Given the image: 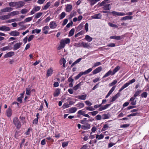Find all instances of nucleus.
Segmentation results:
<instances>
[{
  "label": "nucleus",
  "instance_id": "29",
  "mask_svg": "<svg viewBox=\"0 0 149 149\" xmlns=\"http://www.w3.org/2000/svg\"><path fill=\"white\" fill-rule=\"evenodd\" d=\"M72 5L70 4L67 5L66 9V11L67 12L70 11L72 10Z\"/></svg>",
  "mask_w": 149,
  "mask_h": 149
},
{
  "label": "nucleus",
  "instance_id": "9",
  "mask_svg": "<svg viewBox=\"0 0 149 149\" xmlns=\"http://www.w3.org/2000/svg\"><path fill=\"white\" fill-rule=\"evenodd\" d=\"M9 34L11 36H17L19 35V33L15 31H11Z\"/></svg>",
  "mask_w": 149,
  "mask_h": 149
},
{
  "label": "nucleus",
  "instance_id": "28",
  "mask_svg": "<svg viewBox=\"0 0 149 149\" xmlns=\"http://www.w3.org/2000/svg\"><path fill=\"white\" fill-rule=\"evenodd\" d=\"M31 87H29V86L28 87L26 88V94L28 95H30L31 94Z\"/></svg>",
  "mask_w": 149,
  "mask_h": 149
},
{
  "label": "nucleus",
  "instance_id": "7",
  "mask_svg": "<svg viewBox=\"0 0 149 149\" xmlns=\"http://www.w3.org/2000/svg\"><path fill=\"white\" fill-rule=\"evenodd\" d=\"M93 19H99L102 17V15L100 13H98L92 16L91 17Z\"/></svg>",
  "mask_w": 149,
  "mask_h": 149
},
{
  "label": "nucleus",
  "instance_id": "16",
  "mask_svg": "<svg viewBox=\"0 0 149 149\" xmlns=\"http://www.w3.org/2000/svg\"><path fill=\"white\" fill-rule=\"evenodd\" d=\"M123 38V36H112L110 37V38L114 39L117 40H120L122 39Z\"/></svg>",
  "mask_w": 149,
  "mask_h": 149
},
{
  "label": "nucleus",
  "instance_id": "53",
  "mask_svg": "<svg viewBox=\"0 0 149 149\" xmlns=\"http://www.w3.org/2000/svg\"><path fill=\"white\" fill-rule=\"evenodd\" d=\"M1 49L2 51H5L8 49L10 50H11V49L8 46L4 47Z\"/></svg>",
  "mask_w": 149,
  "mask_h": 149
},
{
  "label": "nucleus",
  "instance_id": "40",
  "mask_svg": "<svg viewBox=\"0 0 149 149\" xmlns=\"http://www.w3.org/2000/svg\"><path fill=\"white\" fill-rule=\"evenodd\" d=\"M87 1L90 2V4L91 6H93L96 3L95 0H88Z\"/></svg>",
  "mask_w": 149,
  "mask_h": 149
},
{
  "label": "nucleus",
  "instance_id": "27",
  "mask_svg": "<svg viewBox=\"0 0 149 149\" xmlns=\"http://www.w3.org/2000/svg\"><path fill=\"white\" fill-rule=\"evenodd\" d=\"M6 113L8 117H10L12 115L11 111L10 108H8L6 111Z\"/></svg>",
  "mask_w": 149,
  "mask_h": 149
},
{
  "label": "nucleus",
  "instance_id": "50",
  "mask_svg": "<svg viewBox=\"0 0 149 149\" xmlns=\"http://www.w3.org/2000/svg\"><path fill=\"white\" fill-rule=\"evenodd\" d=\"M148 93L146 92H144L141 94L142 97L146 98L147 97Z\"/></svg>",
  "mask_w": 149,
  "mask_h": 149
},
{
  "label": "nucleus",
  "instance_id": "17",
  "mask_svg": "<svg viewBox=\"0 0 149 149\" xmlns=\"http://www.w3.org/2000/svg\"><path fill=\"white\" fill-rule=\"evenodd\" d=\"M133 17L132 16H127L122 17L120 20H126L128 19H132Z\"/></svg>",
  "mask_w": 149,
  "mask_h": 149
},
{
  "label": "nucleus",
  "instance_id": "60",
  "mask_svg": "<svg viewBox=\"0 0 149 149\" xmlns=\"http://www.w3.org/2000/svg\"><path fill=\"white\" fill-rule=\"evenodd\" d=\"M101 64V63L100 62H96L94 64V65L93 67H95L97 66L100 65Z\"/></svg>",
  "mask_w": 149,
  "mask_h": 149
},
{
  "label": "nucleus",
  "instance_id": "36",
  "mask_svg": "<svg viewBox=\"0 0 149 149\" xmlns=\"http://www.w3.org/2000/svg\"><path fill=\"white\" fill-rule=\"evenodd\" d=\"M142 91V90H138L136 91L133 97H135L136 98V97L137 96H138L141 93Z\"/></svg>",
  "mask_w": 149,
  "mask_h": 149
},
{
  "label": "nucleus",
  "instance_id": "6",
  "mask_svg": "<svg viewBox=\"0 0 149 149\" xmlns=\"http://www.w3.org/2000/svg\"><path fill=\"white\" fill-rule=\"evenodd\" d=\"M22 44V42L17 43L14 45L13 50H17L20 47Z\"/></svg>",
  "mask_w": 149,
  "mask_h": 149
},
{
  "label": "nucleus",
  "instance_id": "54",
  "mask_svg": "<svg viewBox=\"0 0 149 149\" xmlns=\"http://www.w3.org/2000/svg\"><path fill=\"white\" fill-rule=\"evenodd\" d=\"M95 119L97 120H100L102 119V116L100 115H97L95 117Z\"/></svg>",
  "mask_w": 149,
  "mask_h": 149
},
{
  "label": "nucleus",
  "instance_id": "43",
  "mask_svg": "<svg viewBox=\"0 0 149 149\" xmlns=\"http://www.w3.org/2000/svg\"><path fill=\"white\" fill-rule=\"evenodd\" d=\"M74 28H73L70 31L69 33V36H73L74 34Z\"/></svg>",
  "mask_w": 149,
  "mask_h": 149
},
{
  "label": "nucleus",
  "instance_id": "56",
  "mask_svg": "<svg viewBox=\"0 0 149 149\" xmlns=\"http://www.w3.org/2000/svg\"><path fill=\"white\" fill-rule=\"evenodd\" d=\"M98 113V112L97 111H94L93 112H91L89 113L90 114L91 113L92 115L93 116H94L96 115Z\"/></svg>",
  "mask_w": 149,
  "mask_h": 149
},
{
  "label": "nucleus",
  "instance_id": "32",
  "mask_svg": "<svg viewBox=\"0 0 149 149\" xmlns=\"http://www.w3.org/2000/svg\"><path fill=\"white\" fill-rule=\"evenodd\" d=\"M81 46L84 48H88L90 47L88 43L82 42L81 44Z\"/></svg>",
  "mask_w": 149,
  "mask_h": 149
},
{
  "label": "nucleus",
  "instance_id": "12",
  "mask_svg": "<svg viewBox=\"0 0 149 149\" xmlns=\"http://www.w3.org/2000/svg\"><path fill=\"white\" fill-rule=\"evenodd\" d=\"M87 95L86 94L81 95L75 96V98L81 100H85L86 98Z\"/></svg>",
  "mask_w": 149,
  "mask_h": 149
},
{
  "label": "nucleus",
  "instance_id": "46",
  "mask_svg": "<svg viewBox=\"0 0 149 149\" xmlns=\"http://www.w3.org/2000/svg\"><path fill=\"white\" fill-rule=\"evenodd\" d=\"M66 15L65 13V12H63L60 15V19H61L63 18Z\"/></svg>",
  "mask_w": 149,
  "mask_h": 149
},
{
  "label": "nucleus",
  "instance_id": "35",
  "mask_svg": "<svg viewBox=\"0 0 149 149\" xmlns=\"http://www.w3.org/2000/svg\"><path fill=\"white\" fill-rule=\"evenodd\" d=\"M60 93V89H57L55 92L54 94V97L58 96Z\"/></svg>",
  "mask_w": 149,
  "mask_h": 149
},
{
  "label": "nucleus",
  "instance_id": "34",
  "mask_svg": "<svg viewBox=\"0 0 149 149\" xmlns=\"http://www.w3.org/2000/svg\"><path fill=\"white\" fill-rule=\"evenodd\" d=\"M87 41L89 42H91L93 39V38L88 35H86L85 38Z\"/></svg>",
  "mask_w": 149,
  "mask_h": 149
},
{
  "label": "nucleus",
  "instance_id": "5",
  "mask_svg": "<svg viewBox=\"0 0 149 149\" xmlns=\"http://www.w3.org/2000/svg\"><path fill=\"white\" fill-rule=\"evenodd\" d=\"M65 43L63 41V40H62L60 42V45L58 47V50H60L61 49L65 47Z\"/></svg>",
  "mask_w": 149,
  "mask_h": 149
},
{
  "label": "nucleus",
  "instance_id": "63",
  "mask_svg": "<svg viewBox=\"0 0 149 149\" xmlns=\"http://www.w3.org/2000/svg\"><path fill=\"white\" fill-rule=\"evenodd\" d=\"M73 24L72 22L71 21V22L68 23L66 25V27L68 28H69L70 26H72Z\"/></svg>",
  "mask_w": 149,
  "mask_h": 149
},
{
  "label": "nucleus",
  "instance_id": "10",
  "mask_svg": "<svg viewBox=\"0 0 149 149\" xmlns=\"http://www.w3.org/2000/svg\"><path fill=\"white\" fill-rule=\"evenodd\" d=\"M10 16L9 13L8 15H2L0 16V19L2 20H5L10 18Z\"/></svg>",
  "mask_w": 149,
  "mask_h": 149
},
{
  "label": "nucleus",
  "instance_id": "45",
  "mask_svg": "<svg viewBox=\"0 0 149 149\" xmlns=\"http://www.w3.org/2000/svg\"><path fill=\"white\" fill-rule=\"evenodd\" d=\"M84 104L83 103L81 102L79 103L76 105L77 107L79 108H82L84 107Z\"/></svg>",
  "mask_w": 149,
  "mask_h": 149
},
{
  "label": "nucleus",
  "instance_id": "30",
  "mask_svg": "<svg viewBox=\"0 0 149 149\" xmlns=\"http://www.w3.org/2000/svg\"><path fill=\"white\" fill-rule=\"evenodd\" d=\"M68 81L70 83L69 84V87H72L73 86L72 83L74 81V79H72L71 77H70L68 79Z\"/></svg>",
  "mask_w": 149,
  "mask_h": 149
},
{
  "label": "nucleus",
  "instance_id": "58",
  "mask_svg": "<svg viewBox=\"0 0 149 149\" xmlns=\"http://www.w3.org/2000/svg\"><path fill=\"white\" fill-rule=\"evenodd\" d=\"M86 109L91 111H93L95 110V109L92 107H88L86 108Z\"/></svg>",
  "mask_w": 149,
  "mask_h": 149
},
{
  "label": "nucleus",
  "instance_id": "15",
  "mask_svg": "<svg viewBox=\"0 0 149 149\" xmlns=\"http://www.w3.org/2000/svg\"><path fill=\"white\" fill-rule=\"evenodd\" d=\"M135 97L133 96L130 99L129 101L131 102V104L132 105H135L136 104V100H135Z\"/></svg>",
  "mask_w": 149,
  "mask_h": 149
},
{
  "label": "nucleus",
  "instance_id": "37",
  "mask_svg": "<svg viewBox=\"0 0 149 149\" xmlns=\"http://www.w3.org/2000/svg\"><path fill=\"white\" fill-rule=\"evenodd\" d=\"M104 137V135L103 134L100 135L97 134L96 135V139L98 140H100L102 139Z\"/></svg>",
  "mask_w": 149,
  "mask_h": 149
},
{
  "label": "nucleus",
  "instance_id": "18",
  "mask_svg": "<svg viewBox=\"0 0 149 149\" xmlns=\"http://www.w3.org/2000/svg\"><path fill=\"white\" fill-rule=\"evenodd\" d=\"M49 29V28L48 26H45L43 27L42 29V30L43 31V33L47 34L48 33V31Z\"/></svg>",
  "mask_w": 149,
  "mask_h": 149
},
{
  "label": "nucleus",
  "instance_id": "38",
  "mask_svg": "<svg viewBox=\"0 0 149 149\" xmlns=\"http://www.w3.org/2000/svg\"><path fill=\"white\" fill-rule=\"evenodd\" d=\"M83 84V82L81 81L78 84L75 86V91L77 90L78 88H79L80 86L82 85Z\"/></svg>",
  "mask_w": 149,
  "mask_h": 149
},
{
  "label": "nucleus",
  "instance_id": "55",
  "mask_svg": "<svg viewBox=\"0 0 149 149\" xmlns=\"http://www.w3.org/2000/svg\"><path fill=\"white\" fill-rule=\"evenodd\" d=\"M116 88V86H113L109 91L108 93L110 95L112 93V92Z\"/></svg>",
  "mask_w": 149,
  "mask_h": 149
},
{
  "label": "nucleus",
  "instance_id": "22",
  "mask_svg": "<svg viewBox=\"0 0 149 149\" xmlns=\"http://www.w3.org/2000/svg\"><path fill=\"white\" fill-rule=\"evenodd\" d=\"M110 117L111 115L109 113H108L107 114H104L102 115V119L104 120L109 118Z\"/></svg>",
  "mask_w": 149,
  "mask_h": 149
},
{
  "label": "nucleus",
  "instance_id": "61",
  "mask_svg": "<svg viewBox=\"0 0 149 149\" xmlns=\"http://www.w3.org/2000/svg\"><path fill=\"white\" fill-rule=\"evenodd\" d=\"M130 126L129 124H125L120 125V127L121 128H125L127 127H128Z\"/></svg>",
  "mask_w": 149,
  "mask_h": 149
},
{
  "label": "nucleus",
  "instance_id": "25",
  "mask_svg": "<svg viewBox=\"0 0 149 149\" xmlns=\"http://www.w3.org/2000/svg\"><path fill=\"white\" fill-rule=\"evenodd\" d=\"M66 62V61L64 58H63L61 59L60 61V64L61 65L63 64V67L64 68L65 67V65Z\"/></svg>",
  "mask_w": 149,
  "mask_h": 149
},
{
  "label": "nucleus",
  "instance_id": "64",
  "mask_svg": "<svg viewBox=\"0 0 149 149\" xmlns=\"http://www.w3.org/2000/svg\"><path fill=\"white\" fill-rule=\"evenodd\" d=\"M68 144V142H64L62 144V146L64 148L67 146Z\"/></svg>",
  "mask_w": 149,
  "mask_h": 149
},
{
  "label": "nucleus",
  "instance_id": "21",
  "mask_svg": "<svg viewBox=\"0 0 149 149\" xmlns=\"http://www.w3.org/2000/svg\"><path fill=\"white\" fill-rule=\"evenodd\" d=\"M110 4H105L103 6V9L105 10H109L111 8L110 6Z\"/></svg>",
  "mask_w": 149,
  "mask_h": 149
},
{
  "label": "nucleus",
  "instance_id": "1",
  "mask_svg": "<svg viewBox=\"0 0 149 149\" xmlns=\"http://www.w3.org/2000/svg\"><path fill=\"white\" fill-rule=\"evenodd\" d=\"M13 122L17 128H19L21 127V123L18 119L17 118L15 117L14 118Z\"/></svg>",
  "mask_w": 149,
  "mask_h": 149
},
{
  "label": "nucleus",
  "instance_id": "33",
  "mask_svg": "<svg viewBox=\"0 0 149 149\" xmlns=\"http://www.w3.org/2000/svg\"><path fill=\"white\" fill-rule=\"evenodd\" d=\"M19 13V11H14L11 12L10 13H9L10 16L11 15L14 16L15 15H18Z\"/></svg>",
  "mask_w": 149,
  "mask_h": 149
},
{
  "label": "nucleus",
  "instance_id": "49",
  "mask_svg": "<svg viewBox=\"0 0 149 149\" xmlns=\"http://www.w3.org/2000/svg\"><path fill=\"white\" fill-rule=\"evenodd\" d=\"M84 31H81L79 32L77 34H75V38L79 36L80 35H81L84 34Z\"/></svg>",
  "mask_w": 149,
  "mask_h": 149
},
{
  "label": "nucleus",
  "instance_id": "8",
  "mask_svg": "<svg viewBox=\"0 0 149 149\" xmlns=\"http://www.w3.org/2000/svg\"><path fill=\"white\" fill-rule=\"evenodd\" d=\"M111 13L113 14V16L116 15L118 16H124V14L122 12H118L115 11H113L111 12Z\"/></svg>",
  "mask_w": 149,
  "mask_h": 149
},
{
  "label": "nucleus",
  "instance_id": "48",
  "mask_svg": "<svg viewBox=\"0 0 149 149\" xmlns=\"http://www.w3.org/2000/svg\"><path fill=\"white\" fill-rule=\"evenodd\" d=\"M108 24L109 26L112 27L117 28L118 27V26L116 25L113 24L111 22L108 23Z\"/></svg>",
  "mask_w": 149,
  "mask_h": 149
},
{
  "label": "nucleus",
  "instance_id": "24",
  "mask_svg": "<svg viewBox=\"0 0 149 149\" xmlns=\"http://www.w3.org/2000/svg\"><path fill=\"white\" fill-rule=\"evenodd\" d=\"M130 85V84H129L128 82L126 83L125 84L119 89V92L123 90L125 88L127 87L128 86Z\"/></svg>",
  "mask_w": 149,
  "mask_h": 149
},
{
  "label": "nucleus",
  "instance_id": "26",
  "mask_svg": "<svg viewBox=\"0 0 149 149\" xmlns=\"http://www.w3.org/2000/svg\"><path fill=\"white\" fill-rule=\"evenodd\" d=\"M53 72V70L52 69L50 68L47 71V76L48 77H49L51 76Z\"/></svg>",
  "mask_w": 149,
  "mask_h": 149
},
{
  "label": "nucleus",
  "instance_id": "44",
  "mask_svg": "<svg viewBox=\"0 0 149 149\" xmlns=\"http://www.w3.org/2000/svg\"><path fill=\"white\" fill-rule=\"evenodd\" d=\"M9 6L10 7H16V2H12L9 3Z\"/></svg>",
  "mask_w": 149,
  "mask_h": 149
},
{
  "label": "nucleus",
  "instance_id": "57",
  "mask_svg": "<svg viewBox=\"0 0 149 149\" xmlns=\"http://www.w3.org/2000/svg\"><path fill=\"white\" fill-rule=\"evenodd\" d=\"M69 107V104L67 103H64L63 106V108L64 109L66 108H68Z\"/></svg>",
  "mask_w": 149,
  "mask_h": 149
},
{
  "label": "nucleus",
  "instance_id": "31",
  "mask_svg": "<svg viewBox=\"0 0 149 149\" xmlns=\"http://www.w3.org/2000/svg\"><path fill=\"white\" fill-rule=\"evenodd\" d=\"M120 67L119 66H117L113 70V72H113L112 74L114 75L116 72H117L120 70Z\"/></svg>",
  "mask_w": 149,
  "mask_h": 149
},
{
  "label": "nucleus",
  "instance_id": "11",
  "mask_svg": "<svg viewBox=\"0 0 149 149\" xmlns=\"http://www.w3.org/2000/svg\"><path fill=\"white\" fill-rule=\"evenodd\" d=\"M57 26V25L55 21H52L50 22L49 24V27L51 29L56 28Z\"/></svg>",
  "mask_w": 149,
  "mask_h": 149
},
{
  "label": "nucleus",
  "instance_id": "41",
  "mask_svg": "<svg viewBox=\"0 0 149 149\" xmlns=\"http://www.w3.org/2000/svg\"><path fill=\"white\" fill-rule=\"evenodd\" d=\"M41 31V30L40 29H37L34 30H33L32 31V33L33 34L35 32L36 33L38 34Z\"/></svg>",
  "mask_w": 149,
  "mask_h": 149
},
{
  "label": "nucleus",
  "instance_id": "13",
  "mask_svg": "<svg viewBox=\"0 0 149 149\" xmlns=\"http://www.w3.org/2000/svg\"><path fill=\"white\" fill-rule=\"evenodd\" d=\"M13 9L10 7H6L4 8L1 9V11L2 12H9L11 11Z\"/></svg>",
  "mask_w": 149,
  "mask_h": 149
},
{
  "label": "nucleus",
  "instance_id": "23",
  "mask_svg": "<svg viewBox=\"0 0 149 149\" xmlns=\"http://www.w3.org/2000/svg\"><path fill=\"white\" fill-rule=\"evenodd\" d=\"M14 55V52H10L6 54L4 57L5 58H8Z\"/></svg>",
  "mask_w": 149,
  "mask_h": 149
},
{
  "label": "nucleus",
  "instance_id": "52",
  "mask_svg": "<svg viewBox=\"0 0 149 149\" xmlns=\"http://www.w3.org/2000/svg\"><path fill=\"white\" fill-rule=\"evenodd\" d=\"M32 17H29L25 19L24 20V21L26 22H30L32 20Z\"/></svg>",
  "mask_w": 149,
  "mask_h": 149
},
{
  "label": "nucleus",
  "instance_id": "19",
  "mask_svg": "<svg viewBox=\"0 0 149 149\" xmlns=\"http://www.w3.org/2000/svg\"><path fill=\"white\" fill-rule=\"evenodd\" d=\"M120 96V93H118L115 95L112 98L111 100H110L111 102L114 101Z\"/></svg>",
  "mask_w": 149,
  "mask_h": 149
},
{
  "label": "nucleus",
  "instance_id": "2",
  "mask_svg": "<svg viewBox=\"0 0 149 149\" xmlns=\"http://www.w3.org/2000/svg\"><path fill=\"white\" fill-rule=\"evenodd\" d=\"M24 3L22 1L16 2V7L17 8H19L23 6L24 5Z\"/></svg>",
  "mask_w": 149,
  "mask_h": 149
},
{
  "label": "nucleus",
  "instance_id": "59",
  "mask_svg": "<svg viewBox=\"0 0 149 149\" xmlns=\"http://www.w3.org/2000/svg\"><path fill=\"white\" fill-rule=\"evenodd\" d=\"M34 36L33 35H31L29 38L28 39V41L30 42L34 38Z\"/></svg>",
  "mask_w": 149,
  "mask_h": 149
},
{
  "label": "nucleus",
  "instance_id": "51",
  "mask_svg": "<svg viewBox=\"0 0 149 149\" xmlns=\"http://www.w3.org/2000/svg\"><path fill=\"white\" fill-rule=\"evenodd\" d=\"M29 10L26 9H23L21 10V13L22 14H26L27 13Z\"/></svg>",
  "mask_w": 149,
  "mask_h": 149
},
{
  "label": "nucleus",
  "instance_id": "3",
  "mask_svg": "<svg viewBox=\"0 0 149 149\" xmlns=\"http://www.w3.org/2000/svg\"><path fill=\"white\" fill-rule=\"evenodd\" d=\"M10 30V28L5 26H0V30L4 31H8Z\"/></svg>",
  "mask_w": 149,
  "mask_h": 149
},
{
  "label": "nucleus",
  "instance_id": "14",
  "mask_svg": "<svg viewBox=\"0 0 149 149\" xmlns=\"http://www.w3.org/2000/svg\"><path fill=\"white\" fill-rule=\"evenodd\" d=\"M113 72L111 70H110L107 72L103 77L102 78L103 79L105 77H108L109 75H114L112 74Z\"/></svg>",
  "mask_w": 149,
  "mask_h": 149
},
{
  "label": "nucleus",
  "instance_id": "47",
  "mask_svg": "<svg viewBox=\"0 0 149 149\" xmlns=\"http://www.w3.org/2000/svg\"><path fill=\"white\" fill-rule=\"evenodd\" d=\"M117 82V81L116 80H114L112 82L109 84V86H112L116 84Z\"/></svg>",
  "mask_w": 149,
  "mask_h": 149
},
{
  "label": "nucleus",
  "instance_id": "42",
  "mask_svg": "<svg viewBox=\"0 0 149 149\" xmlns=\"http://www.w3.org/2000/svg\"><path fill=\"white\" fill-rule=\"evenodd\" d=\"M50 2H47L46 5L44 6L43 8V10H46L47 9L50 5Z\"/></svg>",
  "mask_w": 149,
  "mask_h": 149
},
{
  "label": "nucleus",
  "instance_id": "20",
  "mask_svg": "<svg viewBox=\"0 0 149 149\" xmlns=\"http://www.w3.org/2000/svg\"><path fill=\"white\" fill-rule=\"evenodd\" d=\"M90 124H86L85 125L81 126V128L84 130H88L90 128Z\"/></svg>",
  "mask_w": 149,
  "mask_h": 149
},
{
  "label": "nucleus",
  "instance_id": "4",
  "mask_svg": "<svg viewBox=\"0 0 149 149\" xmlns=\"http://www.w3.org/2000/svg\"><path fill=\"white\" fill-rule=\"evenodd\" d=\"M102 68L101 66L98 67L93 71L92 73L93 74H95L100 72L102 70Z\"/></svg>",
  "mask_w": 149,
  "mask_h": 149
},
{
  "label": "nucleus",
  "instance_id": "62",
  "mask_svg": "<svg viewBox=\"0 0 149 149\" xmlns=\"http://www.w3.org/2000/svg\"><path fill=\"white\" fill-rule=\"evenodd\" d=\"M65 43V44L68 43L70 42V39L69 38H66L65 39L63 40Z\"/></svg>",
  "mask_w": 149,
  "mask_h": 149
},
{
  "label": "nucleus",
  "instance_id": "39",
  "mask_svg": "<svg viewBox=\"0 0 149 149\" xmlns=\"http://www.w3.org/2000/svg\"><path fill=\"white\" fill-rule=\"evenodd\" d=\"M42 15V12H39L35 14V18H38L40 17Z\"/></svg>",
  "mask_w": 149,
  "mask_h": 149
}]
</instances>
